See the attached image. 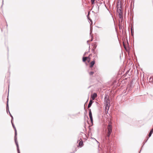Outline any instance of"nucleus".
Wrapping results in <instances>:
<instances>
[{"instance_id": "1", "label": "nucleus", "mask_w": 153, "mask_h": 153, "mask_svg": "<svg viewBox=\"0 0 153 153\" xmlns=\"http://www.w3.org/2000/svg\"><path fill=\"white\" fill-rule=\"evenodd\" d=\"M108 132L107 135V137L109 138L112 131V127L111 125V123L109 122L107 128Z\"/></svg>"}, {"instance_id": "2", "label": "nucleus", "mask_w": 153, "mask_h": 153, "mask_svg": "<svg viewBox=\"0 0 153 153\" xmlns=\"http://www.w3.org/2000/svg\"><path fill=\"white\" fill-rule=\"evenodd\" d=\"M121 7L120 6V8L119 9L118 8L117 11V13L118 14V17L121 19L122 20L123 18V12L121 10Z\"/></svg>"}, {"instance_id": "3", "label": "nucleus", "mask_w": 153, "mask_h": 153, "mask_svg": "<svg viewBox=\"0 0 153 153\" xmlns=\"http://www.w3.org/2000/svg\"><path fill=\"white\" fill-rule=\"evenodd\" d=\"M17 134H16V135L15 134L14 140H15V142L16 144V146L17 149V152H18V153H20L19 150V145H18V142H17Z\"/></svg>"}, {"instance_id": "4", "label": "nucleus", "mask_w": 153, "mask_h": 153, "mask_svg": "<svg viewBox=\"0 0 153 153\" xmlns=\"http://www.w3.org/2000/svg\"><path fill=\"white\" fill-rule=\"evenodd\" d=\"M104 102L105 105H110V101L108 97L106 95L104 98Z\"/></svg>"}, {"instance_id": "5", "label": "nucleus", "mask_w": 153, "mask_h": 153, "mask_svg": "<svg viewBox=\"0 0 153 153\" xmlns=\"http://www.w3.org/2000/svg\"><path fill=\"white\" fill-rule=\"evenodd\" d=\"M97 94L95 93H94L92 95H91V97L93 100H94L97 97Z\"/></svg>"}, {"instance_id": "6", "label": "nucleus", "mask_w": 153, "mask_h": 153, "mask_svg": "<svg viewBox=\"0 0 153 153\" xmlns=\"http://www.w3.org/2000/svg\"><path fill=\"white\" fill-rule=\"evenodd\" d=\"M88 59H89V60L88 61V62H89L90 61V57L89 56L83 57L82 58V61L83 62H85Z\"/></svg>"}, {"instance_id": "7", "label": "nucleus", "mask_w": 153, "mask_h": 153, "mask_svg": "<svg viewBox=\"0 0 153 153\" xmlns=\"http://www.w3.org/2000/svg\"><path fill=\"white\" fill-rule=\"evenodd\" d=\"M109 106H110V105H108V104H106V105H105V110L106 111H107V112L108 111V110H109Z\"/></svg>"}, {"instance_id": "8", "label": "nucleus", "mask_w": 153, "mask_h": 153, "mask_svg": "<svg viewBox=\"0 0 153 153\" xmlns=\"http://www.w3.org/2000/svg\"><path fill=\"white\" fill-rule=\"evenodd\" d=\"M93 102V101L92 100H90L89 101L88 105V108L91 107Z\"/></svg>"}, {"instance_id": "9", "label": "nucleus", "mask_w": 153, "mask_h": 153, "mask_svg": "<svg viewBox=\"0 0 153 153\" xmlns=\"http://www.w3.org/2000/svg\"><path fill=\"white\" fill-rule=\"evenodd\" d=\"M94 64H95V61L93 60V61H92L91 62V63L90 64V68H92Z\"/></svg>"}, {"instance_id": "10", "label": "nucleus", "mask_w": 153, "mask_h": 153, "mask_svg": "<svg viewBox=\"0 0 153 153\" xmlns=\"http://www.w3.org/2000/svg\"><path fill=\"white\" fill-rule=\"evenodd\" d=\"M89 116L90 118L92 117V114L91 109H89Z\"/></svg>"}, {"instance_id": "11", "label": "nucleus", "mask_w": 153, "mask_h": 153, "mask_svg": "<svg viewBox=\"0 0 153 153\" xmlns=\"http://www.w3.org/2000/svg\"><path fill=\"white\" fill-rule=\"evenodd\" d=\"M153 132V129H152L151 131H150V133H149V137H151V136Z\"/></svg>"}, {"instance_id": "12", "label": "nucleus", "mask_w": 153, "mask_h": 153, "mask_svg": "<svg viewBox=\"0 0 153 153\" xmlns=\"http://www.w3.org/2000/svg\"><path fill=\"white\" fill-rule=\"evenodd\" d=\"M12 126L15 130V134L16 135V134H17V131H16V127L15 126L14 124H13Z\"/></svg>"}, {"instance_id": "13", "label": "nucleus", "mask_w": 153, "mask_h": 153, "mask_svg": "<svg viewBox=\"0 0 153 153\" xmlns=\"http://www.w3.org/2000/svg\"><path fill=\"white\" fill-rule=\"evenodd\" d=\"M153 78H152L151 77H150V78L149 79V82H153Z\"/></svg>"}, {"instance_id": "14", "label": "nucleus", "mask_w": 153, "mask_h": 153, "mask_svg": "<svg viewBox=\"0 0 153 153\" xmlns=\"http://www.w3.org/2000/svg\"><path fill=\"white\" fill-rule=\"evenodd\" d=\"M79 145L80 146H82L83 145V142L82 141L80 142L79 143Z\"/></svg>"}, {"instance_id": "15", "label": "nucleus", "mask_w": 153, "mask_h": 153, "mask_svg": "<svg viewBox=\"0 0 153 153\" xmlns=\"http://www.w3.org/2000/svg\"><path fill=\"white\" fill-rule=\"evenodd\" d=\"M94 73V72L93 71H91L90 72H89V74L91 76Z\"/></svg>"}, {"instance_id": "16", "label": "nucleus", "mask_w": 153, "mask_h": 153, "mask_svg": "<svg viewBox=\"0 0 153 153\" xmlns=\"http://www.w3.org/2000/svg\"><path fill=\"white\" fill-rule=\"evenodd\" d=\"M8 109V110H9V107H8V100L7 101V110ZM9 111V110H8Z\"/></svg>"}, {"instance_id": "17", "label": "nucleus", "mask_w": 153, "mask_h": 153, "mask_svg": "<svg viewBox=\"0 0 153 153\" xmlns=\"http://www.w3.org/2000/svg\"><path fill=\"white\" fill-rule=\"evenodd\" d=\"M95 0H91V3L92 4H93L94 3V2Z\"/></svg>"}, {"instance_id": "18", "label": "nucleus", "mask_w": 153, "mask_h": 153, "mask_svg": "<svg viewBox=\"0 0 153 153\" xmlns=\"http://www.w3.org/2000/svg\"><path fill=\"white\" fill-rule=\"evenodd\" d=\"M90 118V120H91V123H93V118L92 117H91V118Z\"/></svg>"}, {"instance_id": "19", "label": "nucleus", "mask_w": 153, "mask_h": 153, "mask_svg": "<svg viewBox=\"0 0 153 153\" xmlns=\"http://www.w3.org/2000/svg\"><path fill=\"white\" fill-rule=\"evenodd\" d=\"M9 113H10V116L11 117H12V119L13 120V117L12 116V115H11V114H10V111H9Z\"/></svg>"}, {"instance_id": "20", "label": "nucleus", "mask_w": 153, "mask_h": 153, "mask_svg": "<svg viewBox=\"0 0 153 153\" xmlns=\"http://www.w3.org/2000/svg\"><path fill=\"white\" fill-rule=\"evenodd\" d=\"M88 19L90 20V22H91V24L92 23V20L91 19H89V18L88 17Z\"/></svg>"}, {"instance_id": "21", "label": "nucleus", "mask_w": 153, "mask_h": 153, "mask_svg": "<svg viewBox=\"0 0 153 153\" xmlns=\"http://www.w3.org/2000/svg\"><path fill=\"white\" fill-rule=\"evenodd\" d=\"M12 120H12V119L11 120V123H12V125H13V124H13V123L12 122Z\"/></svg>"}, {"instance_id": "22", "label": "nucleus", "mask_w": 153, "mask_h": 153, "mask_svg": "<svg viewBox=\"0 0 153 153\" xmlns=\"http://www.w3.org/2000/svg\"><path fill=\"white\" fill-rule=\"evenodd\" d=\"M86 53H87V52H85V53H84V56L86 54Z\"/></svg>"}, {"instance_id": "23", "label": "nucleus", "mask_w": 153, "mask_h": 153, "mask_svg": "<svg viewBox=\"0 0 153 153\" xmlns=\"http://www.w3.org/2000/svg\"><path fill=\"white\" fill-rule=\"evenodd\" d=\"M98 143H99V142L96 140H95Z\"/></svg>"}, {"instance_id": "24", "label": "nucleus", "mask_w": 153, "mask_h": 153, "mask_svg": "<svg viewBox=\"0 0 153 153\" xmlns=\"http://www.w3.org/2000/svg\"><path fill=\"white\" fill-rule=\"evenodd\" d=\"M98 143H99V142L96 140H95Z\"/></svg>"}, {"instance_id": "25", "label": "nucleus", "mask_w": 153, "mask_h": 153, "mask_svg": "<svg viewBox=\"0 0 153 153\" xmlns=\"http://www.w3.org/2000/svg\"><path fill=\"white\" fill-rule=\"evenodd\" d=\"M93 139L95 140H96V139L94 138H93Z\"/></svg>"}]
</instances>
